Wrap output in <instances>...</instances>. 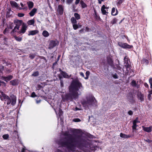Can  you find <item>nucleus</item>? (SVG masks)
I'll use <instances>...</instances> for the list:
<instances>
[{
  "label": "nucleus",
  "instance_id": "12",
  "mask_svg": "<svg viewBox=\"0 0 152 152\" xmlns=\"http://www.w3.org/2000/svg\"><path fill=\"white\" fill-rule=\"evenodd\" d=\"M19 82L18 80L15 79L10 82V84L12 86H16L18 85Z\"/></svg>",
  "mask_w": 152,
  "mask_h": 152
},
{
  "label": "nucleus",
  "instance_id": "40",
  "mask_svg": "<svg viewBox=\"0 0 152 152\" xmlns=\"http://www.w3.org/2000/svg\"><path fill=\"white\" fill-rule=\"evenodd\" d=\"M123 1V0H118L117 2V5L118 6L121 5Z\"/></svg>",
  "mask_w": 152,
  "mask_h": 152
},
{
  "label": "nucleus",
  "instance_id": "7",
  "mask_svg": "<svg viewBox=\"0 0 152 152\" xmlns=\"http://www.w3.org/2000/svg\"><path fill=\"white\" fill-rule=\"evenodd\" d=\"M27 26L26 24L24 23H23L22 25L20 31H19V33L22 34H23L26 32Z\"/></svg>",
  "mask_w": 152,
  "mask_h": 152
},
{
  "label": "nucleus",
  "instance_id": "55",
  "mask_svg": "<svg viewBox=\"0 0 152 152\" xmlns=\"http://www.w3.org/2000/svg\"><path fill=\"white\" fill-rule=\"evenodd\" d=\"M128 114L129 115H132L133 114V112L131 110H129L128 112Z\"/></svg>",
  "mask_w": 152,
  "mask_h": 152
},
{
  "label": "nucleus",
  "instance_id": "2",
  "mask_svg": "<svg viewBox=\"0 0 152 152\" xmlns=\"http://www.w3.org/2000/svg\"><path fill=\"white\" fill-rule=\"evenodd\" d=\"M82 87L81 83L78 80H73L69 87L70 94L66 95L65 98L62 96V99L64 100H67L71 99L72 97L75 99L77 98L78 96L77 91Z\"/></svg>",
  "mask_w": 152,
  "mask_h": 152
},
{
  "label": "nucleus",
  "instance_id": "49",
  "mask_svg": "<svg viewBox=\"0 0 152 152\" xmlns=\"http://www.w3.org/2000/svg\"><path fill=\"white\" fill-rule=\"evenodd\" d=\"M142 61L144 63H145L146 64L148 63V60L147 59H142Z\"/></svg>",
  "mask_w": 152,
  "mask_h": 152
},
{
  "label": "nucleus",
  "instance_id": "27",
  "mask_svg": "<svg viewBox=\"0 0 152 152\" xmlns=\"http://www.w3.org/2000/svg\"><path fill=\"white\" fill-rule=\"evenodd\" d=\"M34 19L31 20H28L27 22V23L28 25H33L34 23Z\"/></svg>",
  "mask_w": 152,
  "mask_h": 152
},
{
  "label": "nucleus",
  "instance_id": "18",
  "mask_svg": "<svg viewBox=\"0 0 152 152\" xmlns=\"http://www.w3.org/2000/svg\"><path fill=\"white\" fill-rule=\"evenodd\" d=\"M120 136L124 138H127L132 137V136L131 135H126L124 134L121 133L120 134Z\"/></svg>",
  "mask_w": 152,
  "mask_h": 152
},
{
  "label": "nucleus",
  "instance_id": "6",
  "mask_svg": "<svg viewBox=\"0 0 152 152\" xmlns=\"http://www.w3.org/2000/svg\"><path fill=\"white\" fill-rule=\"evenodd\" d=\"M58 44L59 42L56 40L54 41L53 40L50 41V42L48 48L49 49H52L56 45H58Z\"/></svg>",
  "mask_w": 152,
  "mask_h": 152
},
{
  "label": "nucleus",
  "instance_id": "31",
  "mask_svg": "<svg viewBox=\"0 0 152 152\" xmlns=\"http://www.w3.org/2000/svg\"><path fill=\"white\" fill-rule=\"evenodd\" d=\"M131 84L132 85L133 87H135L137 86V85L136 83V81L134 80H133L131 83Z\"/></svg>",
  "mask_w": 152,
  "mask_h": 152
},
{
  "label": "nucleus",
  "instance_id": "36",
  "mask_svg": "<svg viewBox=\"0 0 152 152\" xmlns=\"http://www.w3.org/2000/svg\"><path fill=\"white\" fill-rule=\"evenodd\" d=\"M55 152H67L66 150H60L59 149H57L56 150Z\"/></svg>",
  "mask_w": 152,
  "mask_h": 152
},
{
  "label": "nucleus",
  "instance_id": "10",
  "mask_svg": "<svg viewBox=\"0 0 152 152\" xmlns=\"http://www.w3.org/2000/svg\"><path fill=\"white\" fill-rule=\"evenodd\" d=\"M13 76L12 75H9L7 77L2 76L1 79L4 81L7 82L12 79Z\"/></svg>",
  "mask_w": 152,
  "mask_h": 152
},
{
  "label": "nucleus",
  "instance_id": "4",
  "mask_svg": "<svg viewBox=\"0 0 152 152\" xmlns=\"http://www.w3.org/2000/svg\"><path fill=\"white\" fill-rule=\"evenodd\" d=\"M23 23L21 20H17L15 22V26L14 28L12 30V32H16L19 30L20 26Z\"/></svg>",
  "mask_w": 152,
  "mask_h": 152
},
{
  "label": "nucleus",
  "instance_id": "45",
  "mask_svg": "<svg viewBox=\"0 0 152 152\" xmlns=\"http://www.w3.org/2000/svg\"><path fill=\"white\" fill-rule=\"evenodd\" d=\"M149 82L150 84L151 88H152V78H151L149 79Z\"/></svg>",
  "mask_w": 152,
  "mask_h": 152
},
{
  "label": "nucleus",
  "instance_id": "26",
  "mask_svg": "<svg viewBox=\"0 0 152 152\" xmlns=\"http://www.w3.org/2000/svg\"><path fill=\"white\" fill-rule=\"evenodd\" d=\"M149 94L148 95V99L151 100L152 99V97L151 95L152 94V90L149 91Z\"/></svg>",
  "mask_w": 152,
  "mask_h": 152
},
{
  "label": "nucleus",
  "instance_id": "9",
  "mask_svg": "<svg viewBox=\"0 0 152 152\" xmlns=\"http://www.w3.org/2000/svg\"><path fill=\"white\" fill-rule=\"evenodd\" d=\"M142 128L143 130L146 132H150L152 131V126L148 127H145L144 126H142Z\"/></svg>",
  "mask_w": 152,
  "mask_h": 152
},
{
  "label": "nucleus",
  "instance_id": "63",
  "mask_svg": "<svg viewBox=\"0 0 152 152\" xmlns=\"http://www.w3.org/2000/svg\"><path fill=\"white\" fill-rule=\"evenodd\" d=\"M103 1V0H98L99 3V4H101V3H102V1Z\"/></svg>",
  "mask_w": 152,
  "mask_h": 152
},
{
  "label": "nucleus",
  "instance_id": "39",
  "mask_svg": "<svg viewBox=\"0 0 152 152\" xmlns=\"http://www.w3.org/2000/svg\"><path fill=\"white\" fill-rule=\"evenodd\" d=\"M39 75V72H34L33 73L32 75V76H37Z\"/></svg>",
  "mask_w": 152,
  "mask_h": 152
},
{
  "label": "nucleus",
  "instance_id": "13",
  "mask_svg": "<svg viewBox=\"0 0 152 152\" xmlns=\"http://www.w3.org/2000/svg\"><path fill=\"white\" fill-rule=\"evenodd\" d=\"M39 32V31L37 30L29 31L28 32V35H34L37 34Z\"/></svg>",
  "mask_w": 152,
  "mask_h": 152
},
{
  "label": "nucleus",
  "instance_id": "33",
  "mask_svg": "<svg viewBox=\"0 0 152 152\" xmlns=\"http://www.w3.org/2000/svg\"><path fill=\"white\" fill-rule=\"evenodd\" d=\"M74 16L75 18L79 20L80 18V15L77 13H75L74 14Z\"/></svg>",
  "mask_w": 152,
  "mask_h": 152
},
{
  "label": "nucleus",
  "instance_id": "44",
  "mask_svg": "<svg viewBox=\"0 0 152 152\" xmlns=\"http://www.w3.org/2000/svg\"><path fill=\"white\" fill-rule=\"evenodd\" d=\"M58 115H59V117H60V116H61L63 114L62 111V110H61L60 108L59 110V113H58Z\"/></svg>",
  "mask_w": 152,
  "mask_h": 152
},
{
  "label": "nucleus",
  "instance_id": "8",
  "mask_svg": "<svg viewBox=\"0 0 152 152\" xmlns=\"http://www.w3.org/2000/svg\"><path fill=\"white\" fill-rule=\"evenodd\" d=\"M109 7H106L105 5H103L102 7L101 8V10L102 14L103 15H105L107 14L108 13V9Z\"/></svg>",
  "mask_w": 152,
  "mask_h": 152
},
{
  "label": "nucleus",
  "instance_id": "3",
  "mask_svg": "<svg viewBox=\"0 0 152 152\" xmlns=\"http://www.w3.org/2000/svg\"><path fill=\"white\" fill-rule=\"evenodd\" d=\"M82 104L83 107H89L91 106L96 105V101L95 98L91 96L87 97L86 99L84 100L82 102Z\"/></svg>",
  "mask_w": 152,
  "mask_h": 152
},
{
  "label": "nucleus",
  "instance_id": "14",
  "mask_svg": "<svg viewBox=\"0 0 152 152\" xmlns=\"http://www.w3.org/2000/svg\"><path fill=\"white\" fill-rule=\"evenodd\" d=\"M57 11L61 15H62L63 14V6L61 5H59L58 7Z\"/></svg>",
  "mask_w": 152,
  "mask_h": 152
},
{
  "label": "nucleus",
  "instance_id": "48",
  "mask_svg": "<svg viewBox=\"0 0 152 152\" xmlns=\"http://www.w3.org/2000/svg\"><path fill=\"white\" fill-rule=\"evenodd\" d=\"M24 15V14L22 13H19L18 14V16L19 17H23Z\"/></svg>",
  "mask_w": 152,
  "mask_h": 152
},
{
  "label": "nucleus",
  "instance_id": "35",
  "mask_svg": "<svg viewBox=\"0 0 152 152\" xmlns=\"http://www.w3.org/2000/svg\"><path fill=\"white\" fill-rule=\"evenodd\" d=\"M9 136L8 134H5L3 135L2 137L4 140H7L9 137Z\"/></svg>",
  "mask_w": 152,
  "mask_h": 152
},
{
  "label": "nucleus",
  "instance_id": "56",
  "mask_svg": "<svg viewBox=\"0 0 152 152\" xmlns=\"http://www.w3.org/2000/svg\"><path fill=\"white\" fill-rule=\"evenodd\" d=\"M61 80V87H63L64 86V83H63V81L62 80Z\"/></svg>",
  "mask_w": 152,
  "mask_h": 152
},
{
  "label": "nucleus",
  "instance_id": "47",
  "mask_svg": "<svg viewBox=\"0 0 152 152\" xmlns=\"http://www.w3.org/2000/svg\"><path fill=\"white\" fill-rule=\"evenodd\" d=\"M144 140L148 143H150L152 142V141L151 140H150L148 139H147L146 140L145 139H144Z\"/></svg>",
  "mask_w": 152,
  "mask_h": 152
},
{
  "label": "nucleus",
  "instance_id": "28",
  "mask_svg": "<svg viewBox=\"0 0 152 152\" xmlns=\"http://www.w3.org/2000/svg\"><path fill=\"white\" fill-rule=\"evenodd\" d=\"M42 35L45 37H47L49 35L48 32L46 31H44L42 32Z\"/></svg>",
  "mask_w": 152,
  "mask_h": 152
},
{
  "label": "nucleus",
  "instance_id": "30",
  "mask_svg": "<svg viewBox=\"0 0 152 152\" xmlns=\"http://www.w3.org/2000/svg\"><path fill=\"white\" fill-rule=\"evenodd\" d=\"M5 102H6L7 105L10 104L11 103V100L9 97L7 98V99L5 100Z\"/></svg>",
  "mask_w": 152,
  "mask_h": 152
},
{
  "label": "nucleus",
  "instance_id": "21",
  "mask_svg": "<svg viewBox=\"0 0 152 152\" xmlns=\"http://www.w3.org/2000/svg\"><path fill=\"white\" fill-rule=\"evenodd\" d=\"M37 9L36 8H34L29 13L30 15L31 16H33L35 13L36 12Z\"/></svg>",
  "mask_w": 152,
  "mask_h": 152
},
{
  "label": "nucleus",
  "instance_id": "62",
  "mask_svg": "<svg viewBox=\"0 0 152 152\" xmlns=\"http://www.w3.org/2000/svg\"><path fill=\"white\" fill-rule=\"evenodd\" d=\"M16 41L20 42L21 40V39H15Z\"/></svg>",
  "mask_w": 152,
  "mask_h": 152
},
{
  "label": "nucleus",
  "instance_id": "54",
  "mask_svg": "<svg viewBox=\"0 0 152 152\" xmlns=\"http://www.w3.org/2000/svg\"><path fill=\"white\" fill-rule=\"evenodd\" d=\"M36 95L35 94V93L34 92L32 93L31 94V97H34L36 96Z\"/></svg>",
  "mask_w": 152,
  "mask_h": 152
},
{
  "label": "nucleus",
  "instance_id": "51",
  "mask_svg": "<svg viewBox=\"0 0 152 152\" xmlns=\"http://www.w3.org/2000/svg\"><path fill=\"white\" fill-rule=\"evenodd\" d=\"M73 1V0H67L66 2L67 4H70Z\"/></svg>",
  "mask_w": 152,
  "mask_h": 152
},
{
  "label": "nucleus",
  "instance_id": "11",
  "mask_svg": "<svg viewBox=\"0 0 152 152\" xmlns=\"http://www.w3.org/2000/svg\"><path fill=\"white\" fill-rule=\"evenodd\" d=\"M138 98L141 102L143 101L144 100V95L141 93H138L137 95Z\"/></svg>",
  "mask_w": 152,
  "mask_h": 152
},
{
  "label": "nucleus",
  "instance_id": "50",
  "mask_svg": "<svg viewBox=\"0 0 152 152\" xmlns=\"http://www.w3.org/2000/svg\"><path fill=\"white\" fill-rule=\"evenodd\" d=\"M94 16L96 17L97 18H99V16L97 15L96 10H94Z\"/></svg>",
  "mask_w": 152,
  "mask_h": 152
},
{
  "label": "nucleus",
  "instance_id": "20",
  "mask_svg": "<svg viewBox=\"0 0 152 152\" xmlns=\"http://www.w3.org/2000/svg\"><path fill=\"white\" fill-rule=\"evenodd\" d=\"M107 61L109 64L111 66H112L113 65V61L112 59L110 57L107 58Z\"/></svg>",
  "mask_w": 152,
  "mask_h": 152
},
{
  "label": "nucleus",
  "instance_id": "29",
  "mask_svg": "<svg viewBox=\"0 0 152 152\" xmlns=\"http://www.w3.org/2000/svg\"><path fill=\"white\" fill-rule=\"evenodd\" d=\"M71 22L72 24H77V21L75 19V18L74 17H72L71 18Z\"/></svg>",
  "mask_w": 152,
  "mask_h": 152
},
{
  "label": "nucleus",
  "instance_id": "53",
  "mask_svg": "<svg viewBox=\"0 0 152 152\" xmlns=\"http://www.w3.org/2000/svg\"><path fill=\"white\" fill-rule=\"evenodd\" d=\"M85 30H86V31L88 32V31H90L91 30V29L90 28H89L88 27H86V28Z\"/></svg>",
  "mask_w": 152,
  "mask_h": 152
},
{
  "label": "nucleus",
  "instance_id": "58",
  "mask_svg": "<svg viewBox=\"0 0 152 152\" xmlns=\"http://www.w3.org/2000/svg\"><path fill=\"white\" fill-rule=\"evenodd\" d=\"M113 77L115 79L118 78V76L116 74L113 75Z\"/></svg>",
  "mask_w": 152,
  "mask_h": 152
},
{
  "label": "nucleus",
  "instance_id": "32",
  "mask_svg": "<svg viewBox=\"0 0 152 152\" xmlns=\"http://www.w3.org/2000/svg\"><path fill=\"white\" fill-rule=\"evenodd\" d=\"M99 148V147L97 146H94L91 147V149L92 151H95L97 149V148Z\"/></svg>",
  "mask_w": 152,
  "mask_h": 152
},
{
  "label": "nucleus",
  "instance_id": "5",
  "mask_svg": "<svg viewBox=\"0 0 152 152\" xmlns=\"http://www.w3.org/2000/svg\"><path fill=\"white\" fill-rule=\"evenodd\" d=\"M118 44L120 47L125 49H130L133 47L132 45H130L126 43H123L121 42H119Z\"/></svg>",
  "mask_w": 152,
  "mask_h": 152
},
{
  "label": "nucleus",
  "instance_id": "46",
  "mask_svg": "<svg viewBox=\"0 0 152 152\" xmlns=\"http://www.w3.org/2000/svg\"><path fill=\"white\" fill-rule=\"evenodd\" d=\"M86 77L85 78V79H87L88 78V76L90 74V72L89 71H87L86 73Z\"/></svg>",
  "mask_w": 152,
  "mask_h": 152
},
{
  "label": "nucleus",
  "instance_id": "42",
  "mask_svg": "<svg viewBox=\"0 0 152 152\" xmlns=\"http://www.w3.org/2000/svg\"><path fill=\"white\" fill-rule=\"evenodd\" d=\"M9 28H6L3 32L4 33V34H5L7 33H8V32H9Z\"/></svg>",
  "mask_w": 152,
  "mask_h": 152
},
{
  "label": "nucleus",
  "instance_id": "60",
  "mask_svg": "<svg viewBox=\"0 0 152 152\" xmlns=\"http://www.w3.org/2000/svg\"><path fill=\"white\" fill-rule=\"evenodd\" d=\"M80 75H81V76H82L83 77H84V74L82 72H81L80 73Z\"/></svg>",
  "mask_w": 152,
  "mask_h": 152
},
{
  "label": "nucleus",
  "instance_id": "19",
  "mask_svg": "<svg viewBox=\"0 0 152 152\" xmlns=\"http://www.w3.org/2000/svg\"><path fill=\"white\" fill-rule=\"evenodd\" d=\"M16 102V97L15 96H13L12 98V102L11 104L12 105H14L15 104Z\"/></svg>",
  "mask_w": 152,
  "mask_h": 152
},
{
  "label": "nucleus",
  "instance_id": "34",
  "mask_svg": "<svg viewBox=\"0 0 152 152\" xmlns=\"http://www.w3.org/2000/svg\"><path fill=\"white\" fill-rule=\"evenodd\" d=\"M137 126V124L133 122V125L132 126V131L133 132H134V130L136 129V128Z\"/></svg>",
  "mask_w": 152,
  "mask_h": 152
},
{
  "label": "nucleus",
  "instance_id": "59",
  "mask_svg": "<svg viewBox=\"0 0 152 152\" xmlns=\"http://www.w3.org/2000/svg\"><path fill=\"white\" fill-rule=\"evenodd\" d=\"M26 150V148H23L21 152H25V150Z\"/></svg>",
  "mask_w": 152,
  "mask_h": 152
},
{
  "label": "nucleus",
  "instance_id": "25",
  "mask_svg": "<svg viewBox=\"0 0 152 152\" xmlns=\"http://www.w3.org/2000/svg\"><path fill=\"white\" fill-rule=\"evenodd\" d=\"M27 4L30 9L32 8L34 6V3L32 1H28L27 3Z\"/></svg>",
  "mask_w": 152,
  "mask_h": 152
},
{
  "label": "nucleus",
  "instance_id": "38",
  "mask_svg": "<svg viewBox=\"0 0 152 152\" xmlns=\"http://www.w3.org/2000/svg\"><path fill=\"white\" fill-rule=\"evenodd\" d=\"M117 21V19L116 18L113 19L111 21V23L113 24L115 23Z\"/></svg>",
  "mask_w": 152,
  "mask_h": 152
},
{
  "label": "nucleus",
  "instance_id": "52",
  "mask_svg": "<svg viewBox=\"0 0 152 152\" xmlns=\"http://www.w3.org/2000/svg\"><path fill=\"white\" fill-rule=\"evenodd\" d=\"M35 56V55L34 54L30 55L29 56L30 58L31 59L34 58Z\"/></svg>",
  "mask_w": 152,
  "mask_h": 152
},
{
  "label": "nucleus",
  "instance_id": "64",
  "mask_svg": "<svg viewBox=\"0 0 152 152\" xmlns=\"http://www.w3.org/2000/svg\"><path fill=\"white\" fill-rule=\"evenodd\" d=\"M129 65H128V64H126L125 65V66L126 68H127L129 67Z\"/></svg>",
  "mask_w": 152,
  "mask_h": 152
},
{
  "label": "nucleus",
  "instance_id": "43",
  "mask_svg": "<svg viewBox=\"0 0 152 152\" xmlns=\"http://www.w3.org/2000/svg\"><path fill=\"white\" fill-rule=\"evenodd\" d=\"M80 121V120L78 118H75L73 120V121L75 122H79Z\"/></svg>",
  "mask_w": 152,
  "mask_h": 152
},
{
  "label": "nucleus",
  "instance_id": "23",
  "mask_svg": "<svg viewBox=\"0 0 152 152\" xmlns=\"http://www.w3.org/2000/svg\"><path fill=\"white\" fill-rule=\"evenodd\" d=\"M128 101L131 103H133L134 102L133 96L132 95H131L129 96H128Z\"/></svg>",
  "mask_w": 152,
  "mask_h": 152
},
{
  "label": "nucleus",
  "instance_id": "24",
  "mask_svg": "<svg viewBox=\"0 0 152 152\" xmlns=\"http://www.w3.org/2000/svg\"><path fill=\"white\" fill-rule=\"evenodd\" d=\"M80 4L82 8H83L87 7V5L82 0H81L80 2Z\"/></svg>",
  "mask_w": 152,
  "mask_h": 152
},
{
  "label": "nucleus",
  "instance_id": "17",
  "mask_svg": "<svg viewBox=\"0 0 152 152\" xmlns=\"http://www.w3.org/2000/svg\"><path fill=\"white\" fill-rule=\"evenodd\" d=\"M118 11L116 9H115V7H113L111 11V14L113 16H115L118 14Z\"/></svg>",
  "mask_w": 152,
  "mask_h": 152
},
{
  "label": "nucleus",
  "instance_id": "15",
  "mask_svg": "<svg viewBox=\"0 0 152 152\" xmlns=\"http://www.w3.org/2000/svg\"><path fill=\"white\" fill-rule=\"evenodd\" d=\"M1 100H3V99L5 100L7 99V98L9 97L8 96L4 94L3 92H1Z\"/></svg>",
  "mask_w": 152,
  "mask_h": 152
},
{
  "label": "nucleus",
  "instance_id": "22",
  "mask_svg": "<svg viewBox=\"0 0 152 152\" xmlns=\"http://www.w3.org/2000/svg\"><path fill=\"white\" fill-rule=\"evenodd\" d=\"M61 74L64 78H69L71 76V75L69 76L66 72L62 71L61 72Z\"/></svg>",
  "mask_w": 152,
  "mask_h": 152
},
{
  "label": "nucleus",
  "instance_id": "57",
  "mask_svg": "<svg viewBox=\"0 0 152 152\" xmlns=\"http://www.w3.org/2000/svg\"><path fill=\"white\" fill-rule=\"evenodd\" d=\"M80 1V0H76L75 2V4L77 5L78 4Z\"/></svg>",
  "mask_w": 152,
  "mask_h": 152
},
{
  "label": "nucleus",
  "instance_id": "37",
  "mask_svg": "<svg viewBox=\"0 0 152 152\" xmlns=\"http://www.w3.org/2000/svg\"><path fill=\"white\" fill-rule=\"evenodd\" d=\"M72 26L74 30H76L78 28V26L77 24H73Z\"/></svg>",
  "mask_w": 152,
  "mask_h": 152
},
{
  "label": "nucleus",
  "instance_id": "16",
  "mask_svg": "<svg viewBox=\"0 0 152 152\" xmlns=\"http://www.w3.org/2000/svg\"><path fill=\"white\" fill-rule=\"evenodd\" d=\"M10 3L12 7L16 8L17 9L19 7L18 4L15 1H10Z\"/></svg>",
  "mask_w": 152,
  "mask_h": 152
},
{
  "label": "nucleus",
  "instance_id": "61",
  "mask_svg": "<svg viewBox=\"0 0 152 152\" xmlns=\"http://www.w3.org/2000/svg\"><path fill=\"white\" fill-rule=\"evenodd\" d=\"M144 85L146 87V88L148 87V84L147 83H145L144 84Z\"/></svg>",
  "mask_w": 152,
  "mask_h": 152
},
{
  "label": "nucleus",
  "instance_id": "1",
  "mask_svg": "<svg viewBox=\"0 0 152 152\" xmlns=\"http://www.w3.org/2000/svg\"><path fill=\"white\" fill-rule=\"evenodd\" d=\"M78 142V139L76 137H73L68 131L63 133V137H62L60 140L56 141V143L58 145L71 150H72L77 144Z\"/></svg>",
  "mask_w": 152,
  "mask_h": 152
},
{
  "label": "nucleus",
  "instance_id": "41",
  "mask_svg": "<svg viewBox=\"0 0 152 152\" xmlns=\"http://www.w3.org/2000/svg\"><path fill=\"white\" fill-rule=\"evenodd\" d=\"M133 122L135 123L136 124H137V123H140V121L138 120V119L137 117L136 118L135 120H134L133 121Z\"/></svg>",
  "mask_w": 152,
  "mask_h": 152
}]
</instances>
